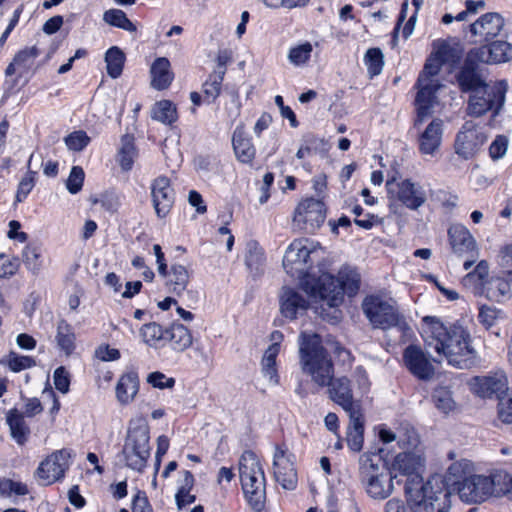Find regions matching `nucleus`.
<instances>
[{"label":"nucleus","mask_w":512,"mask_h":512,"mask_svg":"<svg viewBox=\"0 0 512 512\" xmlns=\"http://www.w3.org/2000/svg\"><path fill=\"white\" fill-rule=\"evenodd\" d=\"M423 464L421 455L403 452L395 457L390 469L403 480L409 502L423 505L425 512H449V491L442 476L433 475L424 483L420 474Z\"/></svg>","instance_id":"nucleus-1"},{"label":"nucleus","mask_w":512,"mask_h":512,"mask_svg":"<svg viewBox=\"0 0 512 512\" xmlns=\"http://www.w3.org/2000/svg\"><path fill=\"white\" fill-rule=\"evenodd\" d=\"M421 336L425 345L443 355L448 364L468 369L476 362V351L470 345V335L462 326H445L434 316L422 319Z\"/></svg>","instance_id":"nucleus-2"},{"label":"nucleus","mask_w":512,"mask_h":512,"mask_svg":"<svg viewBox=\"0 0 512 512\" xmlns=\"http://www.w3.org/2000/svg\"><path fill=\"white\" fill-rule=\"evenodd\" d=\"M360 285V275L355 268L345 265L338 277L323 273L319 277H307L301 283V288L307 296L315 301H322L329 307H338L344 299V293L354 295Z\"/></svg>","instance_id":"nucleus-3"},{"label":"nucleus","mask_w":512,"mask_h":512,"mask_svg":"<svg viewBox=\"0 0 512 512\" xmlns=\"http://www.w3.org/2000/svg\"><path fill=\"white\" fill-rule=\"evenodd\" d=\"M454 52L453 48L444 46L437 51L435 56L427 59L416 83L418 92L415 99L417 111L415 126L422 124L432 114L436 99L435 94L442 86L437 76L442 65L454 56Z\"/></svg>","instance_id":"nucleus-4"},{"label":"nucleus","mask_w":512,"mask_h":512,"mask_svg":"<svg viewBox=\"0 0 512 512\" xmlns=\"http://www.w3.org/2000/svg\"><path fill=\"white\" fill-rule=\"evenodd\" d=\"M359 478L367 495L374 500L387 499L394 491V483L403 482L376 453H364L360 456Z\"/></svg>","instance_id":"nucleus-5"},{"label":"nucleus","mask_w":512,"mask_h":512,"mask_svg":"<svg viewBox=\"0 0 512 512\" xmlns=\"http://www.w3.org/2000/svg\"><path fill=\"white\" fill-rule=\"evenodd\" d=\"M300 365L303 373L314 383L326 387L334 378V366L317 334L301 333L299 347Z\"/></svg>","instance_id":"nucleus-6"},{"label":"nucleus","mask_w":512,"mask_h":512,"mask_svg":"<svg viewBox=\"0 0 512 512\" xmlns=\"http://www.w3.org/2000/svg\"><path fill=\"white\" fill-rule=\"evenodd\" d=\"M242 490L253 509L260 510L265 499V475L262 465L252 451H245L239 460Z\"/></svg>","instance_id":"nucleus-7"},{"label":"nucleus","mask_w":512,"mask_h":512,"mask_svg":"<svg viewBox=\"0 0 512 512\" xmlns=\"http://www.w3.org/2000/svg\"><path fill=\"white\" fill-rule=\"evenodd\" d=\"M508 84L505 80L490 82L469 95L466 113L471 117H481L491 113L497 117L504 107Z\"/></svg>","instance_id":"nucleus-8"},{"label":"nucleus","mask_w":512,"mask_h":512,"mask_svg":"<svg viewBox=\"0 0 512 512\" xmlns=\"http://www.w3.org/2000/svg\"><path fill=\"white\" fill-rule=\"evenodd\" d=\"M362 309L374 328L390 329L398 327L401 330L407 327L404 317L399 313L396 302L379 295L367 296Z\"/></svg>","instance_id":"nucleus-9"},{"label":"nucleus","mask_w":512,"mask_h":512,"mask_svg":"<svg viewBox=\"0 0 512 512\" xmlns=\"http://www.w3.org/2000/svg\"><path fill=\"white\" fill-rule=\"evenodd\" d=\"M149 427L145 423H138L128 429L122 455L125 465L137 472H142L150 456Z\"/></svg>","instance_id":"nucleus-10"},{"label":"nucleus","mask_w":512,"mask_h":512,"mask_svg":"<svg viewBox=\"0 0 512 512\" xmlns=\"http://www.w3.org/2000/svg\"><path fill=\"white\" fill-rule=\"evenodd\" d=\"M481 64L477 52L469 50L455 74L456 84L462 93L471 94L490 83L487 81Z\"/></svg>","instance_id":"nucleus-11"},{"label":"nucleus","mask_w":512,"mask_h":512,"mask_svg":"<svg viewBox=\"0 0 512 512\" xmlns=\"http://www.w3.org/2000/svg\"><path fill=\"white\" fill-rule=\"evenodd\" d=\"M386 189L391 199L399 201L410 210L419 209L427 200L424 188L411 179H389Z\"/></svg>","instance_id":"nucleus-12"},{"label":"nucleus","mask_w":512,"mask_h":512,"mask_svg":"<svg viewBox=\"0 0 512 512\" xmlns=\"http://www.w3.org/2000/svg\"><path fill=\"white\" fill-rule=\"evenodd\" d=\"M40 54L41 51L36 46L25 47L15 54L12 62L5 70V75L6 77H11L17 73L18 77L13 80L5 81V97L15 93L14 86L17 84L18 78L23 77L30 72L32 74L36 72L39 67V65H36V59Z\"/></svg>","instance_id":"nucleus-13"},{"label":"nucleus","mask_w":512,"mask_h":512,"mask_svg":"<svg viewBox=\"0 0 512 512\" xmlns=\"http://www.w3.org/2000/svg\"><path fill=\"white\" fill-rule=\"evenodd\" d=\"M315 250L309 239H296L286 249L283 267L292 277H301L311 266L310 255Z\"/></svg>","instance_id":"nucleus-14"},{"label":"nucleus","mask_w":512,"mask_h":512,"mask_svg":"<svg viewBox=\"0 0 512 512\" xmlns=\"http://www.w3.org/2000/svg\"><path fill=\"white\" fill-rule=\"evenodd\" d=\"M457 493L465 503H482L493 496V481L490 476L472 474L459 485Z\"/></svg>","instance_id":"nucleus-15"},{"label":"nucleus","mask_w":512,"mask_h":512,"mask_svg":"<svg viewBox=\"0 0 512 512\" xmlns=\"http://www.w3.org/2000/svg\"><path fill=\"white\" fill-rule=\"evenodd\" d=\"M326 208L321 199L307 198L300 202L294 212V222L300 228L313 232L325 221Z\"/></svg>","instance_id":"nucleus-16"},{"label":"nucleus","mask_w":512,"mask_h":512,"mask_svg":"<svg viewBox=\"0 0 512 512\" xmlns=\"http://www.w3.org/2000/svg\"><path fill=\"white\" fill-rule=\"evenodd\" d=\"M70 458L71 452L68 449L55 451L40 463L37 468V476L45 485L54 483L64 477L69 468Z\"/></svg>","instance_id":"nucleus-17"},{"label":"nucleus","mask_w":512,"mask_h":512,"mask_svg":"<svg viewBox=\"0 0 512 512\" xmlns=\"http://www.w3.org/2000/svg\"><path fill=\"white\" fill-rule=\"evenodd\" d=\"M273 469L276 481L285 489L291 490L296 486L297 475L293 455L284 445L275 447Z\"/></svg>","instance_id":"nucleus-18"},{"label":"nucleus","mask_w":512,"mask_h":512,"mask_svg":"<svg viewBox=\"0 0 512 512\" xmlns=\"http://www.w3.org/2000/svg\"><path fill=\"white\" fill-rule=\"evenodd\" d=\"M487 141V136L473 126L466 124L458 132L455 140V152L465 160L473 158Z\"/></svg>","instance_id":"nucleus-19"},{"label":"nucleus","mask_w":512,"mask_h":512,"mask_svg":"<svg viewBox=\"0 0 512 512\" xmlns=\"http://www.w3.org/2000/svg\"><path fill=\"white\" fill-rule=\"evenodd\" d=\"M403 362L409 372L420 380H430L435 374L433 364L419 346H407L403 352Z\"/></svg>","instance_id":"nucleus-20"},{"label":"nucleus","mask_w":512,"mask_h":512,"mask_svg":"<svg viewBox=\"0 0 512 512\" xmlns=\"http://www.w3.org/2000/svg\"><path fill=\"white\" fill-rule=\"evenodd\" d=\"M150 188L152 203L157 216L160 218L166 217L175 202V192L170 179L166 176H159L152 181Z\"/></svg>","instance_id":"nucleus-21"},{"label":"nucleus","mask_w":512,"mask_h":512,"mask_svg":"<svg viewBox=\"0 0 512 512\" xmlns=\"http://www.w3.org/2000/svg\"><path fill=\"white\" fill-rule=\"evenodd\" d=\"M451 248L458 256L471 255L478 257L479 251L475 238L462 224H454L448 229Z\"/></svg>","instance_id":"nucleus-22"},{"label":"nucleus","mask_w":512,"mask_h":512,"mask_svg":"<svg viewBox=\"0 0 512 512\" xmlns=\"http://www.w3.org/2000/svg\"><path fill=\"white\" fill-rule=\"evenodd\" d=\"M328 387L330 398L340 405L347 414L361 411L360 405L353 399L350 380L348 378H333Z\"/></svg>","instance_id":"nucleus-23"},{"label":"nucleus","mask_w":512,"mask_h":512,"mask_svg":"<svg viewBox=\"0 0 512 512\" xmlns=\"http://www.w3.org/2000/svg\"><path fill=\"white\" fill-rule=\"evenodd\" d=\"M308 307L309 301L299 289L283 287L280 295V311L285 318L294 320Z\"/></svg>","instance_id":"nucleus-24"},{"label":"nucleus","mask_w":512,"mask_h":512,"mask_svg":"<svg viewBox=\"0 0 512 512\" xmlns=\"http://www.w3.org/2000/svg\"><path fill=\"white\" fill-rule=\"evenodd\" d=\"M476 392L481 397H492L498 399L507 394L508 380L503 371H497L492 375L476 378Z\"/></svg>","instance_id":"nucleus-25"},{"label":"nucleus","mask_w":512,"mask_h":512,"mask_svg":"<svg viewBox=\"0 0 512 512\" xmlns=\"http://www.w3.org/2000/svg\"><path fill=\"white\" fill-rule=\"evenodd\" d=\"M504 26L503 17L496 12L482 15L476 22L470 25L472 35H481L485 41H490L499 35Z\"/></svg>","instance_id":"nucleus-26"},{"label":"nucleus","mask_w":512,"mask_h":512,"mask_svg":"<svg viewBox=\"0 0 512 512\" xmlns=\"http://www.w3.org/2000/svg\"><path fill=\"white\" fill-rule=\"evenodd\" d=\"M471 52H477L482 63H502L512 58V47L506 41H493L487 46L473 48Z\"/></svg>","instance_id":"nucleus-27"},{"label":"nucleus","mask_w":512,"mask_h":512,"mask_svg":"<svg viewBox=\"0 0 512 512\" xmlns=\"http://www.w3.org/2000/svg\"><path fill=\"white\" fill-rule=\"evenodd\" d=\"M441 119H433L419 138V150L422 154L433 155L439 148L443 133Z\"/></svg>","instance_id":"nucleus-28"},{"label":"nucleus","mask_w":512,"mask_h":512,"mask_svg":"<svg viewBox=\"0 0 512 512\" xmlns=\"http://www.w3.org/2000/svg\"><path fill=\"white\" fill-rule=\"evenodd\" d=\"M472 470V463L466 459L452 463L448 467L445 476H442L446 489L450 491L449 488L451 487L454 491L457 492L459 485H461L465 479L473 474ZM450 494L451 492H449V495Z\"/></svg>","instance_id":"nucleus-29"},{"label":"nucleus","mask_w":512,"mask_h":512,"mask_svg":"<svg viewBox=\"0 0 512 512\" xmlns=\"http://www.w3.org/2000/svg\"><path fill=\"white\" fill-rule=\"evenodd\" d=\"M232 144L235 155L242 163H251L255 157L256 150L250 137L245 133L244 128H235L232 136Z\"/></svg>","instance_id":"nucleus-30"},{"label":"nucleus","mask_w":512,"mask_h":512,"mask_svg":"<svg viewBox=\"0 0 512 512\" xmlns=\"http://www.w3.org/2000/svg\"><path fill=\"white\" fill-rule=\"evenodd\" d=\"M280 352V344L272 343L264 352L261 360V373L270 385L276 386L280 382L276 359Z\"/></svg>","instance_id":"nucleus-31"},{"label":"nucleus","mask_w":512,"mask_h":512,"mask_svg":"<svg viewBox=\"0 0 512 512\" xmlns=\"http://www.w3.org/2000/svg\"><path fill=\"white\" fill-rule=\"evenodd\" d=\"M138 390L139 379L137 374L134 372L123 374L115 388L116 398L123 405L129 404L137 395Z\"/></svg>","instance_id":"nucleus-32"},{"label":"nucleus","mask_w":512,"mask_h":512,"mask_svg":"<svg viewBox=\"0 0 512 512\" xmlns=\"http://www.w3.org/2000/svg\"><path fill=\"white\" fill-rule=\"evenodd\" d=\"M349 415L350 423L347 429V445L353 452L361 451L364 442V421L362 412H353Z\"/></svg>","instance_id":"nucleus-33"},{"label":"nucleus","mask_w":512,"mask_h":512,"mask_svg":"<svg viewBox=\"0 0 512 512\" xmlns=\"http://www.w3.org/2000/svg\"><path fill=\"white\" fill-rule=\"evenodd\" d=\"M170 62L165 57L157 58L151 66V84L157 90L166 89L173 81Z\"/></svg>","instance_id":"nucleus-34"},{"label":"nucleus","mask_w":512,"mask_h":512,"mask_svg":"<svg viewBox=\"0 0 512 512\" xmlns=\"http://www.w3.org/2000/svg\"><path fill=\"white\" fill-rule=\"evenodd\" d=\"M6 422L9 426L12 438L17 444L23 445L27 442L30 429L27 426L24 416L17 409H11L7 412Z\"/></svg>","instance_id":"nucleus-35"},{"label":"nucleus","mask_w":512,"mask_h":512,"mask_svg":"<svg viewBox=\"0 0 512 512\" xmlns=\"http://www.w3.org/2000/svg\"><path fill=\"white\" fill-rule=\"evenodd\" d=\"M165 340L171 343L173 350L181 352L191 346L192 335L184 325L173 323L170 328L166 329Z\"/></svg>","instance_id":"nucleus-36"},{"label":"nucleus","mask_w":512,"mask_h":512,"mask_svg":"<svg viewBox=\"0 0 512 512\" xmlns=\"http://www.w3.org/2000/svg\"><path fill=\"white\" fill-rule=\"evenodd\" d=\"M55 340L58 348L66 355H71L75 350L76 335L73 327L65 320L57 323Z\"/></svg>","instance_id":"nucleus-37"},{"label":"nucleus","mask_w":512,"mask_h":512,"mask_svg":"<svg viewBox=\"0 0 512 512\" xmlns=\"http://www.w3.org/2000/svg\"><path fill=\"white\" fill-rule=\"evenodd\" d=\"M189 273L183 265H173L167 275L166 285L169 290L180 295L189 283Z\"/></svg>","instance_id":"nucleus-38"},{"label":"nucleus","mask_w":512,"mask_h":512,"mask_svg":"<svg viewBox=\"0 0 512 512\" xmlns=\"http://www.w3.org/2000/svg\"><path fill=\"white\" fill-rule=\"evenodd\" d=\"M125 60V54L119 47H110L105 53L107 74L113 79L118 78L122 74Z\"/></svg>","instance_id":"nucleus-39"},{"label":"nucleus","mask_w":512,"mask_h":512,"mask_svg":"<svg viewBox=\"0 0 512 512\" xmlns=\"http://www.w3.org/2000/svg\"><path fill=\"white\" fill-rule=\"evenodd\" d=\"M245 263L248 269L254 274H260L265 263L263 249L255 241H250L246 246Z\"/></svg>","instance_id":"nucleus-40"},{"label":"nucleus","mask_w":512,"mask_h":512,"mask_svg":"<svg viewBox=\"0 0 512 512\" xmlns=\"http://www.w3.org/2000/svg\"><path fill=\"white\" fill-rule=\"evenodd\" d=\"M22 260L25 267L33 274H38L43 268L44 259L42 249L35 244H28L22 251Z\"/></svg>","instance_id":"nucleus-41"},{"label":"nucleus","mask_w":512,"mask_h":512,"mask_svg":"<svg viewBox=\"0 0 512 512\" xmlns=\"http://www.w3.org/2000/svg\"><path fill=\"white\" fill-rule=\"evenodd\" d=\"M152 118L163 124L171 125L178 118L175 105L169 100L157 102L152 109Z\"/></svg>","instance_id":"nucleus-42"},{"label":"nucleus","mask_w":512,"mask_h":512,"mask_svg":"<svg viewBox=\"0 0 512 512\" xmlns=\"http://www.w3.org/2000/svg\"><path fill=\"white\" fill-rule=\"evenodd\" d=\"M136 154L134 138L130 135L123 136L118 153V162L123 170L128 171L132 168Z\"/></svg>","instance_id":"nucleus-43"},{"label":"nucleus","mask_w":512,"mask_h":512,"mask_svg":"<svg viewBox=\"0 0 512 512\" xmlns=\"http://www.w3.org/2000/svg\"><path fill=\"white\" fill-rule=\"evenodd\" d=\"M32 158H33V154H31V156L28 159L27 172L22 177V179L20 180V182L18 184L17 192H16V196H15L16 203H21V202L25 201V199L28 197V195L30 194V192L32 191V189L35 186L37 173L35 171L31 170Z\"/></svg>","instance_id":"nucleus-44"},{"label":"nucleus","mask_w":512,"mask_h":512,"mask_svg":"<svg viewBox=\"0 0 512 512\" xmlns=\"http://www.w3.org/2000/svg\"><path fill=\"white\" fill-rule=\"evenodd\" d=\"M103 20L107 24L123 29L128 32H135L136 26L128 19L126 13L120 9H109L104 12Z\"/></svg>","instance_id":"nucleus-45"},{"label":"nucleus","mask_w":512,"mask_h":512,"mask_svg":"<svg viewBox=\"0 0 512 512\" xmlns=\"http://www.w3.org/2000/svg\"><path fill=\"white\" fill-rule=\"evenodd\" d=\"M313 51V46L310 42H304L295 46H292L288 52V60L289 62L296 66H304L306 65Z\"/></svg>","instance_id":"nucleus-46"},{"label":"nucleus","mask_w":512,"mask_h":512,"mask_svg":"<svg viewBox=\"0 0 512 512\" xmlns=\"http://www.w3.org/2000/svg\"><path fill=\"white\" fill-rule=\"evenodd\" d=\"M364 64L371 78L379 75L384 66V56L379 48H369L364 55Z\"/></svg>","instance_id":"nucleus-47"},{"label":"nucleus","mask_w":512,"mask_h":512,"mask_svg":"<svg viewBox=\"0 0 512 512\" xmlns=\"http://www.w3.org/2000/svg\"><path fill=\"white\" fill-rule=\"evenodd\" d=\"M140 333L147 345L157 347L161 341L165 340L166 330H163L159 324L151 322L144 324Z\"/></svg>","instance_id":"nucleus-48"},{"label":"nucleus","mask_w":512,"mask_h":512,"mask_svg":"<svg viewBox=\"0 0 512 512\" xmlns=\"http://www.w3.org/2000/svg\"><path fill=\"white\" fill-rule=\"evenodd\" d=\"M419 435L409 424L403 425L398 431V445L403 449H415L419 444Z\"/></svg>","instance_id":"nucleus-49"},{"label":"nucleus","mask_w":512,"mask_h":512,"mask_svg":"<svg viewBox=\"0 0 512 512\" xmlns=\"http://www.w3.org/2000/svg\"><path fill=\"white\" fill-rule=\"evenodd\" d=\"M224 77L211 73L208 79L203 84V93L205 100L208 103H212L220 95L222 82Z\"/></svg>","instance_id":"nucleus-50"},{"label":"nucleus","mask_w":512,"mask_h":512,"mask_svg":"<svg viewBox=\"0 0 512 512\" xmlns=\"http://www.w3.org/2000/svg\"><path fill=\"white\" fill-rule=\"evenodd\" d=\"M493 481V496L512 494V476L506 472L490 475Z\"/></svg>","instance_id":"nucleus-51"},{"label":"nucleus","mask_w":512,"mask_h":512,"mask_svg":"<svg viewBox=\"0 0 512 512\" xmlns=\"http://www.w3.org/2000/svg\"><path fill=\"white\" fill-rule=\"evenodd\" d=\"M7 364L11 371L20 372L22 370L35 366L36 362L30 356L19 355L15 352H11L8 355Z\"/></svg>","instance_id":"nucleus-52"},{"label":"nucleus","mask_w":512,"mask_h":512,"mask_svg":"<svg viewBox=\"0 0 512 512\" xmlns=\"http://www.w3.org/2000/svg\"><path fill=\"white\" fill-rule=\"evenodd\" d=\"M489 275V265L485 260L480 261L472 272H469L463 279L465 285L474 282L482 286Z\"/></svg>","instance_id":"nucleus-53"},{"label":"nucleus","mask_w":512,"mask_h":512,"mask_svg":"<svg viewBox=\"0 0 512 512\" xmlns=\"http://www.w3.org/2000/svg\"><path fill=\"white\" fill-rule=\"evenodd\" d=\"M501 317V311L492 306H482L479 310L478 319L486 328L490 329L496 325Z\"/></svg>","instance_id":"nucleus-54"},{"label":"nucleus","mask_w":512,"mask_h":512,"mask_svg":"<svg viewBox=\"0 0 512 512\" xmlns=\"http://www.w3.org/2000/svg\"><path fill=\"white\" fill-rule=\"evenodd\" d=\"M84 178V170L80 166H73L66 182L67 190L71 194L78 193L82 189Z\"/></svg>","instance_id":"nucleus-55"},{"label":"nucleus","mask_w":512,"mask_h":512,"mask_svg":"<svg viewBox=\"0 0 512 512\" xmlns=\"http://www.w3.org/2000/svg\"><path fill=\"white\" fill-rule=\"evenodd\" d=\"M20 267L19 259L9 257L4 253H0V278H9L15 275Z\"/></svg>","instance_id":"nucleus-56"},{"label":"nucleus","mask_w":512,"mask_h":512,"mask_svg":"<svg viewBox=\"0 0 512 512\" xmlns=\"http://www.w3.org/2000/svg\"><path fill=\"white\" fill-rule=\"evenodd\" d=\"M407 502L406 506L400 499L392 498L386 502L385 512H419L421 509L425 512L423 505H416L408 499Z\"/></svg>","instance_id":"nucleus-57"},{"label":"nucleus","mask_w":512,"mask_h":512,"mask_svg":"<svg viewBox=\"0 0 512 512\" xmlns=\"http://www.w3.org/2000/svg\"><path fill=\"white\" fill-rule=\"evenodd\" d=\"M90 142V138L84 131H75L65 138L66 146L73 151L83 150Z\"/></svg>","instance_id":"nucleus-58"},{"label":"nucleus","mask_w":512,"mask_h":512,"mask_svg":"<svg viewBox=\"0 0 512 512\" xmlns=\"http://www.w3.org/2000/svg\"><path fill=\"white\" fill-rule=\"evenodd\" d=\"M433 401L437 409L443 413H449L455 407L450 393L444 389L437 390L433 395Z\"/></svg>","instance_id":"nucleus-59"},{"label":"nucleus","mask_w":512,"mask_h":512,"mask_svg":"<svg viewBox=\"0 0 512 512\" xmlns=\"http://www.w3.org/2000/svg\"><path fill=\"white\" fill-rule=\"evenodd\" d=\"M498 417L503 423H512V393L499 397Z\"/></svg>","instance_id":"nucleus-60"},{"label":"nucleus","mask_w":512,"mask_h":512,"mask_svg":"<svg viewBox=\"0 0 512 512\" xmlns=\"http://www.w3.org/2000/svg\"><path fill=\"white\" fill-rule=\"evenodd\" d=\"M55 388L65 394L70 387V374L65 367L60 366L54 371L53 375Z\"/></svg>","instance_id":"nucleus-61"},{"label":"nucleus","mask_w":512,"mask_h":512,"mask_svg":"<svg viewBox=\"0 0 512 512\" xmlns=\"http://www.w3.org/2000/svg\"><path fill=\"white\" fill-rule=\"evenodd\" d=\"M508 139L503 135H498L489 147V155L493 160L502 158L507 151Z\"/></svg>","instance_id":"nucleus-62"},{"label":"nucleus","mask_w":512,"mask_h":512,"mask_svg":"<svg viewBox=\"0 0 512 512\" xmlns=\"http://www.w3.org/2000/svg\"><path fill=\"white\" fill-rule=\"evenodd\" d=\"M148 383H150L153 387L164 389V388H172L175 385V379L172 377H167L162 372H152L148 375L147 378Z\"/></svg>","instance_id":"nucleus-63"},{"label":"nucleus","mask_w":512,"mask_h":512,"mask_svg":"<svg viewBox=\"0 0 512 512\" xmlns=\"http://www.w3.org/2000/svg\"><path fill=\"white\" fill-rule=\"evenodd\" d=\"M131 509L132 512H153L146 494L142 491H138L133 496Z\"/></svg>","instance_id":"nucleus-64"}]
</instances>
